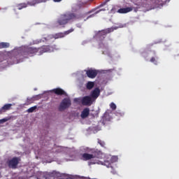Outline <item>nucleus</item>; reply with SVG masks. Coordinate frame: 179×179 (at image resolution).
Returning a JSON list of instances; mask_svg holds the SVG:
<instances>
[{"label": "nucleus", "mask_w": 179, "mask_h": 179, "mask_svg": "<svg viewBox=\"0 0 179 179\" xmlns=\"http://www.w3.org/2000/svg\"><path fill=\"white\" fill-rule=\"evenodd\" d=\"M76 19H80V17L73 13H66L60 16L59 19L57 20V23L59 26H64L66 24L69 20H76Z\"/></svg>", "instance_id": "f257e3e1"}, {"label": "nucleus", "mask_w": 179, "mask_h": 179, "mask_svg": "<svg viewBox=\"0 0 179 179\" xmlns=\"http://www.w3.org/2000/svg\"><path fill=\"white\" fill-rule=\"evenodd\" d=\"M91 153H84L82 155L83 160L87 162V160H92V159H101L103 157V152L98 150H91Z\"/></svg>", "instance_id": "f03ea898"}, {"label": "nucleus", "mask_w": 179, "mask_h": 179, "mask_svg": "<svg viewBox=\"0 0 179 179\" xmlns=\"http://www.w3.org/2000/svg\"><path fill=\"white\" fill-rule=\"evenodd\" d=\"M21 54L24 57L26 55L29 57H34V55H38V49L30 46H24L22 48Z\"/></svg>", "instance_id": "7ed1b4c3"}, {"label": "nucleus", "mask_w": 179, "mask_h": 179, "mask_svg": "<svg viewBox=\"0 0 179 179\" xmlns=\"http://www.w3.org/2000/svg\"><path fill=\"white\" fill-rule=\"evenodd\" d=\"M57 45H42L38 48V55H43L45 52H52L55 50Z\"/></svg>", "instance_id": "20e7f679"}, {"label": "nucleus", "mask_w": 179, "mask_h": 179, "mask_svg": "<svg viewBox=\"0 0 179 179\" xmlns=\"http://www.w3.org/2000/svg\"><path fill=\"white\" fill-rule=\"evenodd\" d=\"M114 31V29L113 28H108L106 29H103L101 31H99L96 35L97 38L100 41H103L106 37H107V35L109 34V33H113Z\"/></svg>", "instance_id": "39448f33"}, {"label": "nucleus", "mask_w": 179, "mask_h": 179, "mask_svg": "<svg viewBox=\"0 0 179 179\" xmlns=\"http://www.w3.org/2000/svg\"><path fill=\"white\" fill-rule=\"evenodd\" d=\"M72 106V101L69 98H64L59 106V111H64Z\"/></svg>", "instance_id": "423d86ee"}, {"label": "nucleus", "mask_w": 179, "mask_h": 179, "mask_svg": "<svg viewBox=\"0 0 179 179\" xmlns=\"http://www.w3.org/2000/svg\"><path fill=\"white\" fill-rule=\"evenodd\" d=\"M35 0H31L29 1H27V3H21L16 5L17 9L18 10H22V9H24L25 8H27V6H36V5H38L40 3H34Z\"/></svg>", "instance_id": "0eeeda50"}, {"label": "nucleus", "mask_w": 179, "mask_h": 179, "mask_svg": "<svg viewBox=\"0 0 179 179\" xmlns=\"http://www.w3.org/2000/svg\"><path fill=\"white\" fill-rule=\"evenodd\" d=\"M19 162H20V159L17 157H14L11 159L7 162V164L9 169H17V165L19 164Z\"/></svg>", "instance_id": "6e6552de"}, {"label": "nucleus", "mask_w": 179, "mask_h": 179, "mask_svg": "<svg viewBox=\"0 0 179 179\" xmlns=\"http://www.w3.org/2000/svg\"><path fill=\"white\" fill-rule=\"evenodd\" d=\"M73 29L71 28L70 29H69L68 31H64V33L60 32V33H57L55 34L54 35H52V38H55V40H57V38H64V36H68V34H70V33H72V31H73Z\"/></svg>", "instance_id": "1a4fd4ad"}, {"label": "nucleus", "mask_w": 179, "mask_h": 179, "mask_svg": "<svg viewBox=\"0 0 179 179\" xmlns=\"http://www.w3.org/2000/svg\"><path fill=\"white\" fill-rule=\"evenodd\" d=\"M93 99L90 96H85L81 98V104L83 106H92L93 104Z\"/></svg>", "instance_id": "9d476101"}, {"label": "nucleus", "mask_w": 179, "mask_h": 179, "mask_svg": "<svg viewBox=\"0 0 179 179\" xmlns=\"http://www.w3.org/2000/svg\"><path fill=\"white\" fill-rule=\"evenodd\" d=\"M86 75L87 78H90V79H94L96 76L99 74V70L90 69L88 70L85 71Z\"/></svg>", "instance_id": "9b49d317"}, {"label": "nucleus", "mask_w": 179, "mask_h": 179, "mask_svg": "<svg viewBox=\"0 0 179 179\" xmlns=\"http://www.w3.org/2000/svg\"><path fill=\"white\" fill-rule=\"evenodd\" d=\"M52 93H55L57 96H66V92L62 88H55L51 90Z\"/></svg>", "instance_id": "f8f14e48"}, {"label": "nucleus", "mask_w": 179, "mask_h": 179, "mask_svg": "<svg viewBox=\"0 0 179 179\" xmlns=\"http://www.w3.org/2000/svg\"><path fill=\"white\" fill-rule=\"evenodd\" d=\"M99 96H100V89L96 87L92 91L90 96L92 99V100H96Z\"/></svg>", "instance_id": "ddd939ff"}, {"label": "nucleus", "mask_w": 179, "mask_h": 179, "mask_svg": "<svg viewBox=\"0 0 179 179\" xmlns=\"http://www.w3.org/2000/svg\"><path fill=\"white\" fill-rule=\"evenodd\" d=\"M12 108V103H6L3 107L0 108V114L3 113H6V111H9Z\"/></svg>", "instance_id": "4468645a"}, {"label": "nucleus", "mask_w": 179, "mask_h": 179, "mask_svg": "<svg viewBox=\"0 0 179 179\" xmlns=\"http://www.w3.org/2000/svg\"><path fill=\"white\" fill-rule=\"evenodd\" d=\"M132 10H134V7L122 8L117 10V13H129V12H132Z\"/></svg>", "instance_id": "2eb2a0df"}, {"label": "nucleus", "mask_w": 179, "mask_h": 179, "mask_svg": "<svg viewBox=\"0 0 179 179\" xmlns=\"http://www.w3.org/2000/svg\"><path fill=\"white\" fill-rule=\"evenodd\" d=\"M90 114V109H89V108H85L81 112L80 117L83 119L87 118V117H89Z\"/></svg>", "instance_id": "dca6fc26"}, {"label": "nucleus", "mask_w": 179, "mask_h": 179, "mask_svg": "<svg viewBox=\"0 0 179 179\" xmlns=\"http://www.w3.org/2000/svg\"><path fill=\"white\" fill-rule=\"evenodd\" d=\"M111 120H113V117L110 115V113L106 112L102 117L103 122H107V121H111Z\"/></svg>", "instance_id": "f3484780"}, {"label": "nucleus", "mask_w": 179, "mask_h": 179, "mask_svg": "<svg viewBox=\"0 0 179 179\" xmlns=\"http://www.w3.org/2000/svg\"><path fill=\"white\" fill-rule=\"evenodd\" d=\"M10 120H15V116H9L0 120V124H3L4 122L10 121Z\"/></svg>", "instance_id": "a211bd4d"}, {"label": "nucleus", "mask_w": 179, "mask_h": 179, "mask_svg": "<svg viewBox=\"0 0 179 179\" xmlns=\"http://www.w3.org/2000/svg\"><path fill=\"white\" fill-rule=\"evenodd\" d=\"M93 87H94V83L89 81L86 85V88L87 89V90H92Z\"/></svg>", "instance_id": "6ab92c4d"}, {"label": "nucleus", "mask_w": 179, "mask_h": 179, "mask_svg": "<svg viewBox=\"0 0 179 179\" xmlns=\"http://www.w3.org/2000/svg\"><path fill=\"white\" fill-rule=\"evenodd\" d=\"M10 44L6 42L0 43V48H9Z\"/></svg>", "instance_id": "aec40b11"}, {"label": "nucleus", "mask_w": 179, "mask_h": 179, "mask_svg": "<svg viewBox=\"0 0 179 179\" xmlns=\"http://www.w3.org/2000/svg\"><path fill=\"white\" fill-rule=\"evenodd\" d=\"M37 110V106H32L27 110V113H34Z\"/></svg>", "instance_id": "412c9836"}, {"label": "nucleus", "mask_w": 179, "mask_h": 179, "mask_svg": "<svg viewBox=\"0 0 179 179\" xmlns=\"http://www.w3.org/2000/svg\"><path fill=\"white\" fill-rule=\"evenodd\" d=\"M115 114L117 117H124V112L122 110H117Z\"/></svg>", "instance_id": "4be33fe9"}, {"label": "nucleus", "mask_w": 179, "mask_h": 179, "mask_svg": "<svg viewBox=\"0 0 179 179\" xmlns=\"http://www.w3.org/2000/svg\"><path fill=\"white\" fill-rule=\"evenodd\" d=\"M110 108H111L113 111L115 110H117V105H115V103H114V102L110 103Z\"/></svg>", "instance_id": "5701e85b"}, {"label": "nucleus", "mask_w": 179, "mask_h": 179, "mask_svg": "<svg viewBox=\"0 0 179 179\" xmlns=\"http://www.w3.org/2000/svg\"><path fill=\"white\" fill-rule=\"evenodd\" d=\"M27 103L28 104H31V103H34V97H33V98H27Z\"/></svg>", "instance_id": "b1692460"}, {"label": "nucleus", "mask_w": 179, "mask_h": 179, "mask_svg": "<svg viewBox=\"0 0 179 179\" xmlns=\"http://www.w3.org/2000/svg\"><path fill=\"white\" fill-rule=\"evenodd\" d=\"M77 7H78L79 9H80V8H84L85 7V3H78L77 4Z\"/></svg>", "instance_id": "393cba45"}, {"label": "nucleus", "mask_w": 179, "mask_h": 179, "mask_svg": "<svg viewBox=\"0 0 179 179\" xmlns=\"http://www.w3.org/2000/svg\"><path fill=\"white\" fill-rule=\"evenodd\" d=\"M150 61V62H152L153 64H155V65H157V62L156 61V58L152 57Z\"/></svg>", "instance_id": "a878e982"}, {"label": "nucleus", "mask_w": 179, "mask_h": 179, "mask_svg": "<svg viewBox=\"0 0 179 179\" xmlns=\"http://www.w3.org/2000/svg\"><path fill=\"white\" fill-rule=\"evenodd\" d=\"M98 143H99V145H101V146L104 147V145H106V143L102 141L101 140H99Z\"/></svg>", "instance_id": "bb28decb"}, {"label": "nucleus", "mask_w": 179, "mask_h": 179, "mask_svg": "<svg viewBox=\"0 0 179 179\" xmlns=\"http://www.w3.org/2000/svg\"><path fill=\"white\" fill-rule=\"evenodd\" d=\"M94 16V14H92V15L88 16L87 19H89V18H90V17H93Z\"/></svg>", "instance_id": "cd10ccee"}, {"label": "nucleus", "mask_w": 179, "mask_h": 179, "mask_svg": "<svg viewBox=\"0 0 179 179\" xmlns=\"http://www.w3.org/2000/svg\"><path fill=\"white\" fill-rule=\"evenodd\" d=\"M52 176H55V174H57V172L53 171V172L52 173Z\"/></svg>", "instance_id": "c85d7f7f"}, {"label": "nucleus", "mask_w": 179, "mask_h": 179, "mask_svg": "<svg viewBox=\"0 0 179 179\" xmlns=\"http://www.w3.org/2000/svg\"><path fill=\"white\" fill-rule=\"evenodd\" d=\"M74 101H78V99H74Z\"/></svg>", "instance_id": "c756f323"}, {"label": "nucleus", "mask_w": 179, "mask_h": 179, "mask_svg": "<svg viewBox=\"0 0 179 179\" xmlns=\"http://www.w3.org/2000/svg\"><path fill=\"white\" fill-rule=\"evenodd\" d=\"M66 179H73V178H66Z\"/></svg>", "instance_id": "7c9ffc66"}, {"label": "nucleus", "mask_w": 179, "mask_h": 179, "mask_svg": "<svg viewBox=\"0 0 179 179\" xmlns=\"http://www.w3.org/2000/svg\"><path fill=\"white\" fill-rule=\"evenodd\" d=\"M13 10H14V12H16V8H14Z\"/></svg>", "instance_id": "2f4dec72"}, {"label": "nucleus", "mask_w": 179, "mask_h": 179, "mask_svg": "<svg viewBox=\"0 0 179 179\" xmlns=\"http://www.w3.org/2000/svg\"><path fill=\"white\" fill-rule=\"evenodd\" d=\"M88 13H92V11L88 12Z\"/></svg>", "instance_id": "473e14b6"}, {"label": "nucleus", "mask_w": 179, "mask_h": 179, "mask_svg": "<svg viewBox=\"0 0 179 179\" xmlns=\"http://www.w3.org/2000/svg\"><path fill=\"white\" fill-rule=\"evenodd\" d=\"M45 40H47V38H45Z\"/></svg>", "instance_id": "72a5a7b5"}, {"label": "nucleus", "mask_w": 179, "mask_h": 179, "mask_svg": "<svg viewBox=\"0 0 179 179\" xmlns=\"http://www.w3.org/2000/svg\"><path fill=\"white\" fill-rule=\"evenodd\" d=\"M90 1H93V0H90Z\"/></svg>", "instance_id": "f704fd0d"}, {"label": "nucleus", "mask_w": 179, "mask_h": 179, "mask_svg": "<svg viewBox=\"0 0 179 179\" xmlns=\"http://www.w3.org/2000/svg\"><path fill=\"white\" fill-rule=\"evenodd\" d=\"M0 176H1V173H0Z\"/></svg>", "instance_id": "c9c22d12"}]
</instances>
